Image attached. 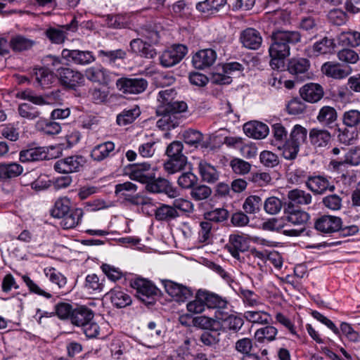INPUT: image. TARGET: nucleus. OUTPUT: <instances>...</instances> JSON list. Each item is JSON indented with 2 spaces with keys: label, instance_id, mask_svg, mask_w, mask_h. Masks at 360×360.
Listing matches in <instances>:
<instances>
[{
  "label": "nucleus",
  "instance_id": "obj_42",
  "mask_svg": "<svg viewBox=\"0 0 360 360\" xmlns=\"http://www.w3.org/2000/svg\"><path fill=\"white\" fill-rule=\"evenodd\" d=\"M205 291L199 290L195 295V299L186 304L187 310L193 314L202 313L205 309Z\"/></svg>",
  "mask_w": 360,
  "mask_h": 360
},
{
  "label": "nucleus",
  "instance_id": "obj_18",
  "mask_svg": "<svg viewBox=\"0 0 360 360\" xmlns=\"http://www.w3.org/2000/svg\"><path fill=\"white\" fill-rule=\"evenodd\" d=\"M306 186L315 194H323L327 190L333 191L335 189V186L330 184L326 177L320 175L309 176Z\"/></svg>",
  "mask_w": 360,
  "mask_h": 360
},
{
  "label": "nucleus",
  "instance_id": "obj_22",
  "mask_svg": "<svg viewBox=\"0 0 360 360\" xmlns=\"http://www.w3.org/2000/svg\"><path fill=\"white\" fill-rule=\"evenodd\" d=\"M283 219L293 225L304 226L309 219V215L303 210L285 207Z\"/></svg>",
  "mask_w": 360,
  "mask_h": 360
},
{
  "label": "nucleus",
  "instance_id": "obj_46",
  "mask_svg": "<svg viewBox=\"0 0 360 360\" xmlns=\"http://www.w3.org/2000/svg\"><path fill=\"white\" fill-rule=\"evenodd\" d=\"M18 112L21 117L28 120H34L41 115V112L37 107L27 103L19 104Z\"/></svg>",
  "mask_w": 360,
  "mask_h": 360
},
{
  "label": "nucleus",
  "instance_id": "obj_51",
  "mask_svg": "<svg viewBox=\"0 0 360 360\" xmlns=\"http://www.w3.org/2000/svg\"><path fill=\"white\" fill-rule=\"evenodd\" d=\"M212 193V188L208 186L197 184L191 190L190 195L193 200L200 201L209 198Z\"/></svg>",
  "mask_w": 360,
  "mask_h": 360
},
{
  "label": "nucleus",
  "instance_id": "obj_10",
  "mask_svg": "<svg viewBox=\"0 0 360 360\" xmlns=\"http://www.w3.org/2000/svg\"><path fill=\"white\" fill-rule=\"evenodd\" d=\"M321 71L326 77L335 79H342L352 73V68L348 65H343L338 62L328 61L322 65Z\"/></svg>",
  "mask_w": 360,
  "mask_h": 360
},
{
  "label": "nucleus",
  "instance_id": "obj_63",
  "mask_svg": "<svg viewBox=\"0 0 360 360\" xmlns=\"http://www.w3.org/2000/svg\"><path fill=\"white\" fill-rule=\"evenodd\" d=\"M230 166L233 171L238 174L245 175L250 171L251 165L240 158H233L230 162Z\"/></svg>",
  "mask_w": 360,
  "mask_h": 360
},
{
  "label": "nucleus",
  "instance_id": "obj_37",
  "mask_svg": "<svg viewBox=\"0 0 360 360\" xmlns=\"http://www.w3.org/2000/svg\"><path fill=\"white\" fill-rule=\"evenodd\" d=\"M51 96L49 94H46L45 96H37L31 90H25L18 94V98L27 100L37 105L49 104L51 103Z\"/></svg>",
  "mask_w": 360,
  "mask_h": 360
},
{
  "label": "nucleus",
  "instance_id": "obj_23",
  "mask_svg": "<svg viewBox=\"0 0 360 360\" xmlns=\"http://www.w3.org/2000/svg\"><path fill=\"white\" fill-rule=\"evenodd\" d=\"M243 131L249 137L262 139L268 135L269 130L266 124L255 121L245 123L243 126Z\"/></svg>",
  "mask_w": 360,
  "mask_h": 360
},
{
  "label": "nucleus",
  "instance_id": "obj_58",
  "mask_svg": "<svg viewBox=\"0 0 360 360\" xmlns=\"http://www.w3.org/2000/svg\"><path fill=\"white\" fill-rule=\"evenodd\" d=\"M264 211L269 214H278L283 206L281 200L275 196L267 198L263 202Z\"/></svg>",
  "mask_w": 360,
  "mask_h": 360
},
{
  "label": "nucleus",
  "instance_id": "obj_36",
  "mask_svg": "<svg viewBox=\"0 0 360 360\" xmlns=\"http://www.w3.org/2000/svg\"><path fill=\"white\" fill-rule=\"evenodd\" d=\"M155 210V218L158 221H169L179 216L173 206L165 204L160 205Z\"/></svg>",
  "mask_w": 360,
  "mask_h": 360
},
{
  "label": "nucleus",
  "instance_id": "obj_1",
  "mask_svg": "<svg viewBox=\"0 0 360 360\" xmlns=\"http://www.w3.org/2000/svg\"><path fill=\"white\" fill-rule=\"evenodd\" d=\"M176 91L166 89L159 91L156 113L161 117L157 121L156 125L162 130H170L179 124V115L187 110V104L184 101H174Z\"/></svg>",
  "mask_w": 360,
  "mask_h": 360
},
{
  "label": "nucleus",
  "instance_id": "obj_28",
  "mask_svg": "<svg viewBox=\"0 0 360 360\" xmlns=\"http://www.w3.org/2000/svg\"><path fill=\"white\" fill-rule=\"evenodd\" d=\"M61 56L67 61L78 65L87 64L90 60V53L89 51L65 49L62 51Z\"/></svg>",
  "mask_w": 360,
  "mask_h": 360
},
{
  "label": "nucleus",
  "instance_id": "obj_53",
  "mask_svg": "<svg viewBox=\"0 0 360 360\" xmlns=\"http://www.w3.org/2000/svg\"><path fill=\"white\" fill-rule=\"evenodd\" d=\"M307 129L301 125L296 124L291 131L290 138L288 139L300 147V146L307 140Z\"/></svg>",
  "mask_w": 360,
  "mask_h": 360
},
{
  "label": "nucleus",
  "instance_id": "obj_12",
  "mask_svg": "<svg viewBox=\"0 0 360 360\" xmlns=\"http://www.w3.org/2000/svg\"><path fill=\"white\" fill-rule=\"evenodd\" d=\"M129 178L145 184L155 178V172L151 169L150 165L147 162L133 164L129 167Z\"/></svg>",
  "mask_w": 360,
  "mask_h": 360
},
{
  "label": "nucleus",
  "instance_id": "obj_34",
  "mask_svg": "<svg viewBox=\"0 0 360 360\" xmlns=\"http://www.w3.org/2000/svg\"><path fill=\"white\" fill-rule=\"evenodd\" d=\"M72 324L77 326H84L90 321V311L84 306L75 309L70 318Z\"/></svg>",
  "mask_w": 360,
  "mask_h": 360
},
{
  "label": "nucleus",
  "instance_id": "obj_32",
  "mask_svg": "<svg viewBox=\"0 0 360 360\" xmlns=\"http://www.w3.org/2000/svg\"><path fill=\"white\" fill-rule=\"evenodd\" d=\"M198 169L202 181L209 184H213L219 179V173L215 167L207 162L200 161L198 165Z\"/></svg>",
  "mask_w": 360,
  "mask_h": 360
},
{
  "label": "nucleus",
  "instance_id": "obj_13",
  "mask_svg": "<svg viewBox=\"0 0 360 360\" xmlns=\"http://www.w3.org/2000/svg\"><path fill=\"white\" fill-rule=\"evenodd\" d=\"M84 161L81 156H72L58 160L54 165L56 172L69 174L78 172L82 167Z\"/></svg>",
  "mask_w": 360,
  "mask_h": 360
},
{
  "label": "nucleus",
  "instance_id": "obj_21",
  "mask_svg": "<svg viewBox=\"0 0 360 360\" xmlns=\"http://www.w3.org/2000/svg\"><path fill=\"white\" fill-rule=\"evenodd\" d=\"M288 202L286 207L295 208L302 205H307L311 202L310 193L300 189H293L288 193Z\"/></svg>",
  "mask_w": 360,
  "mask_h": 360
},
{
  "label": "nucleus",
  "instance_id": "obj_50",
  "mask_svg": "<svg viewBox=\"0 0 360 360\" xmlns=\"http://www.w3.org/2000/svg\"><path fill=\"white\" fill-rule=\"evenodd\" d=\"M109 89L106 85L91 86V101L96 104L105 103L108 101Z\"/></svg>",
  "mask_w": 360,
  "mask_h": 360
},
{
  "label": "nucleus",
  "instance_id": "obj_26",
  "mask_svg": "<svg viewBox=\"0 0 360 360\" xmlns=\"http://www.w3.org/2000/svg\"><path fill=\"white\" fill-rule=\"evenodd\" d=\"M33 77L37 82V85L42 89L50 87L56 78V74L46 68L34 69Z\"/></svg>",
  "mask_w": 360,
  "mask_h": 360
},
{
  "label": "nucleus",
  "instance_id": "obj_44",
  "mask_svg": "<svg viewBox=\"0 0 360 360\" xmlns=\"http://www.w3.org/2000/svg\"><path fill=\"white\" fill-rule=\"evenodd\" d=\"M262 204V200L259 196L250 195L245 200L243 209L246 214H255L260 211Z\"/></svg>",
  "mask_w": 360,
  "mask_h": 360
},
{
  "label": "nucleus",
  "instance_id": "obj_31",
  "mask_svg": "<svg viewBox=\"0 0 360 360\" xmlns=\"http://www.w3.org/2000/svg\"><path fill=\"white\" fill-rule=\"evenodd\" d=\"M112 304L117 308H123L131 303V297L120 288H114L108 292Z\"/></svg>",
  "mask_w": 360,
  "mask_h": 360
},
{
  "label": "nucleus",
  "instance_id": "obj_5",
  "mask_svg": "<svg viewBox=\"0 0 360 360\" xmlns=\"http://www.w3.org/2000/svg\"><path fill=\"white\" fill-rule=\"evenodd\" d=\"M56 77L62 86L68 89H75L84 82V77L81 72L69 68H57Z\"/></svg>",
  "mask_w": 360,
  "mask_h": 360
},
{
  "label": "nucleus",
  "instance_id": "obj_48",
  "mask_svg": "<svg viewBox=\"0 0 360 360\" xmlns=\"http://www.w3.org/2000/svg\"><path fill=\"white\" fill-rule=\"evenodd\" d=\"M139 34L146 37L151 44H157L160 39L158 27L153 24H146L140 27Z\"/></svg>",
  "mask_w": 360,
  "mask_h": 360
},
{
  "label": "nucleus",
  "instance_id": "obj_47",
  "mask_svg": "<svg viewBox=\"0 0 360 360\" xmlns=\"http://www.w3.org/2000/svg\"><path fill=\"white\" fill-rule=\"evenodd\" d=\"M273 139L271 140V144L276 147H279L281 143L288 140V131L285 127L280 123L272 125Z\"/></svg>",
  "mask_w": 360,
  "mask_h": 360
},
{
  "label": "nucleus",
  "instance_id": "obj_54",
  "mask_svg": "<svg viewBox=\"0 0 360 360\" xmlns=\"http://www.w3.org/2000/svg\"><path fill=\"white\" fill-rule=\"evenodd\" d=\"M228 217L229 212L224 208H217L204 214L205 220L210 222H222L226 221Z\"/></svg>",
  "mask_w": 360,
  "mask_h": 360
},
{
  "label": "nucleus",
  "instance_id": "obj_11",
  "mask_svg": "<svg viewBox=\"0 0 360 360\" xmlns=\"http://www.w3.org/2000/svg\"><path fill=\"white\" fill-rule=\"evenodd\" d=\"M78 20L75 17L70 23L63 26L61 29L50 27L45 32L46 37L53 44H62L67 38L66 32H75L77 29Z\"/></svg>",
  "mask_w": 360,
  "mask_h": 360
},
{
  "label": "nucleus",
  "instance_id": "obj_30",
  "mask_svg": "<svg viewBox=\"0 0 360 360\" xmlns=\"http://www.w3.org/2000/svg\"><path fill=\"white\" fill-rule=\"evenodd\" d=\"M335 47L336 45L333 38L324 37L313 44L311 50L313 53L318 56L333 53L335 51Z\"/></svg>",
  "mask_w": 360,
  "mask_h": 360
},
{
  "label": "nucleus",
  "instance_id": "obj_3",
  "mask_svg": "<svg viewBox=\"0 0 360 360\" xmlns=\"http://www.w3.org/2000/svg\"><path fill=\"white\" fill-rule=\"evenodd\" d=\"M51 215L61 219L60 225L64 229L75 228L80 221L83 211L81 209H72L70 199L68 197L58 198L51 210Z\"/></svg>",
  "mask_w": 360,
  "mask_h": 360
},
{
  "label": "nucleus",
  "instance_id": "obj_38",
  "mask_svg": "<svg viewBox=\"0 0 360 360\" xmlns=\"http://www.w3.org/2000/svg\"><path fill=\"white\" fill-rule=\"evenodd\" d=\"M22 167L15 162L0 165V178L3 179L16 177L22 174Z\"/></svg>",
  "mask_w": 360,
  "mask_h": 360
},
{
  "label": "nucleus",
  "instance_id": "obj_15",
  "mask_svg": "<svg viewBox=\"0 0 360 360\" xmlns=\"http://www.w3.org/2000/svg\"><path fill=\"white\" fill-rule=\"evenodd\" d=\"M342 220L340 217L324 215L318 219L315 223V228L324 233H331L341 229Z\"/></svg>",
  "mask_w": 360,
  "mask_h": 360
},
{
  "label": "nucleus",
  "instance_id": "obj_61",
  "mask_svg": "<svg viewBox=\"0 0 360 360\" xmlns=\"http://www.w3.org/2000/svg\"><path fill=\"white\" fill-rule=\"evenodd\" d=\"M239 294L240 295L245 304L249 307H256L259 304V297L254 291L240 288Z\"/></svg>",
  "mask_w": 360,
  "mask_h": 360
},
{
  "label": "nucleus",
  "instance_id": "obj_41",
  "mask_svg": "<svg viewBox=\"0 0 360 360\" xmlns=\"http://www.w3.org/2000/svg\"><path fill=\"white\" fill-rule=\"evenodd\" d=\"M194 326L211 330H217L219 328L218 320L205 316H196L193 319Z\"/></svg>",
  "mask_w": 360,
  "mask_h": 360
},
{
  "label": "nucleus",
  "instance_id": "obj_6",
  "mask_svg": "<svg viewBox=\"0 0 360 360\" xmlns=\"http://www.w3.org/2000/svg\"><path fill=\"white\" fill-rule=\"evenodd\" d=\"M310 62L304 58H292L288 63V71L297 82L310 78Z\"/></svg>",
  "mask_w": 360,
  "mask_h": 360
},
{
  "label": "nucleus",
  "instance_id": "obj_20",
  "mask_svg": "<svg viewBox=\"0 0 360 360\" xmlns=\"http://www.w3.org/2000/svg\"><path fill=\"white\" fill-rule=\"evenodd\" d=\"M309 138L311 145L316 148H323L329 144L331 135L326 129L313 128L309 131Z\"/></svg>",
  "mask_w": 360,
  "mask_h": 360
},
{
  "label": "nucleus",
  "instance_id": "obj_57",
  "mask_svg": "<svg viewBox=\"0 0 360 360\" xmlns=\"http://www.w3.org/2000/svg\"><path fill=\"white\" fill-rule=\"evenodd\" d=\"M245 319L255 323H269V314L262 311H247L244 313Z\"/></svg>",
  "mask_w": 360,
  "mask_h": 360
},
{
  "label": "nucleus",
  "instance_id": "obj_7",
  "mask_svg": "<svg viewBox=\"0 0 360 360\" xmlns=\"http://www.w3.org/2000/svg\"><path fill=\"white\" fill-rule=\"evenodd\" d=\"M116 86L124 94H139L147 89L148 82L141 77H122L117 80Z\"/></svg>",
  "mask_w": 360,
  "mask_h": 360
},
{
  "label": "nucleus",
  "instance_id": "obj_19",
  "mask_svg": "<svg viewBox=\"0 0 360 360\" xmlns=\"http://www.w3.org/2000/svg\"><path fill=\"white\" fill-rule=\"evenodd\" d=\"M37 44L36 40L22 34H14L10 39L11 49L16 53L30 51Z\"/></svg>",
  "mask_w": 360,
  "mask_h": 360
},
{
  "label": "nucleus",
  "instance_id": "obj_24",
  "mask_svg": "<svg viewBox=\"0 0 360 360\" xmlns=\"http://www.w3.org/2000/svg\"><path fill=\"white\" fill-rule=\"evenodd\" d=\"M134 287L136 289L137 297L143 302H147L146 299L157 295V288L148 281L136 280Z\"/></svg>",
  "mask_w": 360,
  "mask_h": 360
},
{
  "label": "nucleus",
  "instance_id": "obj_16",
  "mask_svg": "<svg viewBox=\"0 0 360 360\" xmlns=\"http://www.w3.org/2000/svg\"><path fill=\"white\" fill-rule=\"evenodd\" d=\"M216 59V52L211 49H206L198 51L193 56L192 63L195 68L202 70L212 65Z\"/></svg>",
  "mask_w": 360,
  "mask_h": 360
},
{
  "label": "nucleus",
  "instance_id": "obj_2",
  "mask_svg": "<svg viewBox=\"0 0 360 360\" xmlns=\"http://www.w3.org/2000/svg\"><path fill=\"white\" fill-rule=\"evenodd\" d=\"M300 40L301 34L297 31L278 30L272 32L269 53L271 57L269 64L273 70H284V60L290 55V45H295Z\"/></svg>",
  "mask_w": 360,
  "mask_h": 360
},
{
  "label": "nucleus",
  "instance_id": "obj_8",
  "mask_svg": "<svg viewBox=\"0 0 360 360\" xmlns=\"http://www.w3.org/2000/svg\"><path fill=\"white\" fill-rule=\"evenodd\" d=\"M188 49L183 44H176L165 50L160 57V64L171 68L179 63L186 55Z\"/></svg>",
  "mask_w": 360,
  "mask_h": 360
},
{
  "label": "nucleus",
  "instance_id": "obj_64",
  "mask_svg": "<svg viewBox=\"0 0 360 360\" xmlns=\"http://www.w3.org/2000/svg\"><path fill=\"white\" fill-rule=\"evenodd\" d=\"M343 123L347 127H354L360 123V111L350 110L343 114Z\"/></svg>",
  "mask_w": 360,
  "mask_h": 360
},
{
  "label": "nucleus",
  "instance_id": "obj_55",
  "mask_svg": "<svg viewBox=\"0 0 360 360\" xmlns=\"http://www.w3.org/2000/svg\"><path fill=\"white\" fill-rule=\"evenodd\" d=\"M337 57L340 61L343 62L344 65L355 64L359 60V54L350 49H342L337 53Z\"/></svg>",
  "mask_w": 360,
  "mask_h": 360
},
{
  "label": "nucleus",
  "instance_id": "obj_4",
  "mask_svg": "<svg viewBox=\"0 0 360 360\" xmlns=\"http://www.w3.org/2000/svg\"><path fill=\"white\" fill-rule=\"evenodd\" d=\"M184 146L181 141H174L167 148L168 160L164 163V169L170 174L179 172L185 169L187 158L183 154Z\"/></svg>",
  "mask_w": 360,
  "mask_h": 360
},
{
  "label": "nucleus",
  "instance_id": "obj_9",
  "mask_svg": "<svg viewBox=\"0 0 360 360\" xmlns=\"http://www.w3.org/2000/svg\"><path fill=\"white\" fill-rule=\"evenodd\" d=\"M165 291L178 302H184L193 296L191 288L170 280H162Z\"/></svg>",
  "mask_w": 360,
  "mask_h": 360
},
{
  "label": "nucleus",
  "instance_id": "obj_59",
  "mask_svg": "<svg viewBox=\"0 0 360 360\" xmlns=\"http://www.w3.org/2000/svg\"><path fill=\"white\" fill-rule=\"evenodd\" d=\"M167 180L163 178H153L148 182H146V189L150 193H163L167 185Z\"/></svg>",
  "mask_w": 360,
  "mask_h": 360
},
{
  "label": "nucleus",
  "instance_id": "obj_17",
  "mask_svg": "<svg viewBox=\"0 0 360 360\" xmlns=\"http://www.w3.org/2000/svg\"><path fill=\"white\" fill-rule=\"evenodd\" d=\"M240 41L244 47L257 50L262 43V38L260 33L253 28H247L240 35Z\"/></svg>",
  "mask_w": 360,
  "mask_h": 360
},
{
  "label": "nucleus",
  "instance_id": "obj_56",
  "mask_svg": "<svg viewBox=\"0 0 360 360\" xmlns=\"http://www.w3.org/2000/svg\"><path fill=\"white\" fill-rule=\"evenodd\" d=\"M205 306L207 308L224 309L226 307L227 302L217 295L205 291Z\"/></svg>",
  "mask_w": 360,
  "mask_h": 360
},
{
  "label": "nucleus",
  "instance_id": "obj_60",
  "mask_svg": "<svg viewBox=\"0 0 360 360\" xmlns=\"http://www.w3.org/2000/svg\"><path fill=\"white\" fill-rule=\"evenodd\" d=\"M109 81V75L105 69L94 68V70H91V83H93L94 85L98 84V86H108Z\"/></svg>",
  "mask_w": 360,
  "mask_h": 360
},
{
  "label": "nucleus",
  "instance_id": "obj_43",
  "mask_svg": "<svg viewBox=\"0 0 360 360\" xmlns=\"http://www.w3.org/2000/svg\"><path fill=\"white\" fill-rule=\"evenodd\" d=\"M141 114L138 106L133 108L124 110L117 116V123L120 126H125L132 123Z\"/></svg>",
  "mask_w": 360,
  "mask_h": 360
},
{
  "label": "nucleus",
  "instance_id": "obj_62",
  "mask_svg": "<svg viewBox=\"0 0 360 360\" xmlns=\"http://www.w3.org/2000/svg\"><path fill=\"white\" fill-rule=\"evenodd\" d=\"M244 324L241 317L231 314L223 319V325L226 328L238 332Z\"/></svg>",
  "mask_w": 360,
  "mask_h": 360
},
{
  "label": "nucleus",
  "instance_id": "obj_49",
  "mask_svg": "<svg viewBox=\"0 0 360 360\" xmlns=\"http://www.w3.org/2000/svg\"><path fill=\"white\" fill-rule=\"evenodd\" d=\"M36 128L43 131L45 134L56 135L61 131L60 124L56 122H48L44 120H39L36 123Z\"/></svg>",
  "mask_w": 360,
  "mask_h": 360
},
{
  "label": "nucleus",
  "instance_id": "obj_33",
  "mask_svg": "<svg viewBox=\"0 0 360 360\" xmlns=\"http://www.w3.org/2000/svg\"><path fill=\"white\" fill-rule=\"evenodd\" d=\"M226 3V0H205L196 4V8L205 14H214Z\"/></svg>",
  "mask_w": 360,
  "mask_h": 360
},
{
  "label": "nucleus",
  "instance_id": "obj_39",
  "mask_svg": "<svg viewBox=\"0 0 360 360\" xmlns=\"http://www.w3.org/2000/svg\"><path fill=\"white\" fill-rule=\"evenodd\" d=\"M115 149L112 142L107 141L94 147L91 150V158L96 161H101L107 158L110 153Z\"/></svg>",
  "mask_w": 360,
  "mask_h": 360
},
{
  "label": "nucleus",
  "instance_id": "obj_14",
  "mask_svg": "<svg viewBox=\"0 0 360 360\" xmlns=\"http://www.w3.org/2000/svg\"><path fill=\"white\" fill-rule=\"evenodd\" d=\"M302 98L310 103L319 102L324 96L323 88L317 83H307L300 89Z\"/></svg>",
  "mask_w": 360,
  "mask_h": 360
},
{
  "label": "nucleus",
  "instance_id": "obj_27",
  "mask_svg": "<svg viewBox=\"0 0 360 360\" xmlns=\"http://www.w3.org/2000/svg\"><path fill=\"white\" fill-rule=\"evenodd\" d=\"M47 150L44 147H35L23 150L20 153L22 162L41 161L46 159Z\"/></svg>",
  "mask_w": 360,
  "mask_h": 360
},
{
  "label": "nucleus",
  "instance_id": "obj_40",
  "mask_svg": "<svg viewBox=\"0 0 360 360\" xmlns=\"http://www.w3.org/2000/svg\"><path fill=\"white\" fill-rule=\"evenodd\" d=\"M338 41L342 46H359L360 45V32L356 31L343 32L338 35Z\"/></svg>",
  "mask_w": 360,
  "mask_h": 360
},
{
  "label": "nucleus",
  "instance_id": "obj_29",
  "mask_svg": "<svg viewBox=\"0 0 360 360\" xmlns=\"http://www.w3.org/2000/svg\"><path fill=\"white\" fill-rule=\"evenodd\" d=\"M316 120L323 126L331 127L338 120L337 110L332 106H323L319 110Z\"/></svg>",
  "mask_w": 360,
  "mask_h": 360
},
{
  "label": "nucleus",
  "instance_id": "obj_35",
  "mask_svg": "<svg viewBox=\"0 0 360 360\" xmlns=\"http://www.w3.org/2000/svg\"><path fill=\"white\" fill-rule=\"evenodd\" d=\"M277 334L278 330L276 328L272 326H266L256 330L255 338L260 343L269 342L276 340Z\"/></svg>",
  "mask_w": 360,
  "mask_h": 360
},
{
  "label": "nucleus",
  "instance_id": "obj_25",
  "mask_svg": "<svg viewBox=\"0 0 360 360\" xmlns=\"http://www.w3.org/2000/svg\"><path fill=\"white\" fill-rule=\"evenodd\" d=\"M226 248L234 258L239 259V252L246 251L248 248V241L242 236L232 234L229 236Z\"/></svg>",
  "mask_w": 360,
  "mask_h": 360
},
{
  "label": "nucleus",
  "instance_id": "obj_52",
  "mask_svg": "<svg viewBox=\"0 0 360 360\" xmlns=\"http://www.w3.org/2000/svg\"><path fill=\"white\" fill-rule=\"evenodd\" d=\"M198 183V177L191 172H183L178 178L177 184L185 190H191Z\"/></svg>",
  "mask_w": 360,
  "mask_h": 360
},
{
  "label": "nucleus",
  "instance_id": "obj_45",
  "mask_svg": "<svg viewBox=\"0 0 360 360\" xmlns=\"http://www.w3.org/2000/svg\"><path fill=\"white\" fill-rule=\"evenodd\" d=\"M278 150L281 151L283 157L289 160H295L300 151V147L288 139L281 143L279 147H276Z\"/></svg>",
  "mask_w": 360,
  "mask_h": 360
}]
</instances>
